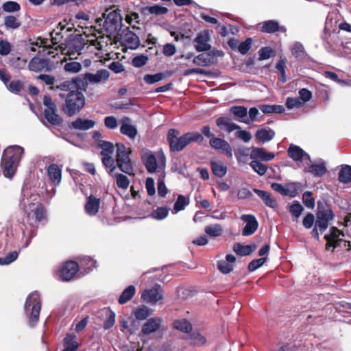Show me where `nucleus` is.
Returning a JSON list of instances; mask_svg holds the SVG:
<instances>
[{"label": "nucleus", "instance_id": "nucleus-33", "mask_svg": "<svg viewBox=\"0 0 351 351\" xmlns=\"http://www.w3.org/2000/svg\"><path fill=\"white\" fill-rule=\"evenodd\" d=\"M254 192L263 201L265 204L270 208H275L278 204L276 199L267 191L254 189Z\"/></svg>", "mask_w": 351, "mask_h": 351}, {"label": "nucleus", "instance_id": "nucleus-50", "mask_svg": "<svg viewBox=\"0 0 351 351\" xmlns=\"http://www.w3.org/2000/svg\"><path fill=\"white\" fill-rule=\"evenodd\" d=\"M98 147L102 149L100 153L102 156H111L114 150L113 143L109 141H102L101 143L99 144Z\"/></svg>", "mask_w": 351, "mask_h": 351}, {"label": "nucleus", "instance_id": "nucleus-47", "mask_svg": "<svg viewBox=\"0 0 351 351\" xmlns=\"http://www.w3.org/2000/svg\"><path fill=\"white\" fill-rule=\"evenodd\" d=\"M211 169L213 174L219 178L223 177L227 173V167L217 162H211Z\"/></svg>", "mask_w": 351, "mask_h": 351}, {"label": "nucleus", "instance_id": "nucleus-37", "mask_svg": "<svg viewBox=\"0 0 351 351\" xmlns=\"http://www.w3.org/2000/svg\"><path fill=\"white\" fill-rule=\"evenodd\" d=\"M213 59L210 53H201L193 58V62L197 66H207L213 63Z\"/></svg>", "mask_w": 351, "mask_h": 351}, {"label": "nucleus", "instance_id": "nucleus-14", "mask_svg": "<svg viewBox=\"0 0 351 351\" xmlns=\"http://www.w3.org/2000/svg\"><path fill=\"white\" fill-rule=\"evenodd\" d=\"M79 265L74 261H68L65 262L60 270V276L63 281H69L73 278L75 275L79 271Z\"/></svg>", "mask_w": 351, "mask_h": 351}, {"label": "nucleus", "instance_id": "nucleus-38", "mask_svg": "<svg viewBox=\"0 0 351 351\" xmlns=\"http://www.w3.org/2000/svg\"><path fill=\"white\" fill-rule=\"evenodd\" d=\"M274 131L271 130H267L264 128L258 130L255 134L256 139L262 143H265L271 141L274 137Z\"/></svg>", "mask_w": 351, "mask_h": 351}, {"label": "nucleus", "instance_id": "nucleus-39", "mask_svg": "<svg viewBox=\"0 0 351 351\" xmlns=\"http://www.w3.org/2000/svg\"><path fill=\"white\" fill-rule=\"evenodd\" d=\"M136 293V288L133 285L128 286L125 289L118 299L120 304H124L130 300Z\"/></svg>", "mask_w": 351, "mask_h": 351}, {"label": "nucleus", "instance_id": "nucleus-53", "mask_svg": "<svg viewBox=\"0 0 351 351\" xmlns=\"http://www.w3.org/2000/svg\"><path fill=\"white\" fill-rule=\"evenodd\" d=\"M64 69L68 73H77L81 71L82 65L78 62L71 61L64 65Z\"/></svg>", "mask_w": 351, "mask_h": 351}, {"label": "nucleus", "instance_id": "nucleus-52", "mask_svg": "<svg viewBox=\"0 0 351 351\" xmlns=\"http://www.w3.org/2000/svg\"><path fill=\"white\" fill-rule=\"evenodd\" d=\"M116 178V183L119 188L122 189H126L129 184H130V180L128 178L121 173H115L114 175Z\"/></svg>", "mask_w": 351, "mask_h": 351}, {"label": "nucleus", "instance_id": "nucleus-7", "mask_svg": "<svg viewBox=\"0 0 351 351\" xmlns=\"http://www.w3.org/2000/svg\"><path fill=\"white\" fill-rule=\"evenodd\" d=\"M120 10L110 8L107 9L103 14L105 19L104 22V28L107 33L112 34L121 29L122 17L120 14Z\"/></svg>", "mask_w": 351, "mask_h": 351}, {"label": "nucleus", "instance_id": "nucleus-60", "mask_svg": "<svg viewBox=\"0 0 351 351\" xmlns=\"http://www.w3.org/2000/svg\"><path fill=\"white\" fill-rule=\"evenodd\" d=\"M303 210L302 206L297 201L294 202V203L289 207V211L295 218L300 217Z\"/></svg>", "mask_w": 351, "mask_h": 351}, {"label": "nucleus", "instance_id": "nucleus-5", "mask_svg": "<svg viewBox=\"0 0 351 351\" xmlns=\"http://www.w3.org/2000/svg\"><path fill=\"white\" fill-rule=\"evenodd\" d=\"M41 309V300L37 291L31 293L26 298L24 310L29 318V324L33 326L39 320Z\"/></svg>", "mask_w": 351, "mask_h": 351}, {"label": "nucleus", "instance_id": "nucleus-36", "mask_svg": "<svg viewBox=\"0 0 351 351\" xmlns=\"http://www.w3.org/2000/svg\"><path fill=\"white\" fill-rule=\"evenodd\" d=\"M76 336L73 334H68L63 340L64 350L62 351H76L79 347L75 341Z\"/></svg>", "mask_w": 351, "mask_h": 351}, {"label": "nucleus", "instance_id": "nucleus-35", "mask_svg": "<svg viewBox=\"0 0 351 351\" xmlns=\"http://www.w3.org/2000/svg\"><path fill=\"white\" fill-rule=\"evenodd\" d=\"M287 58L284 56H280L276 64V69L278 70L280 75L279 80L282 83H285L287 82V75L285 71L287 68Z\"/></svg>", "mask_w": 351, "mask_h": 351}, {"label": "nucleus", "instance_id": "nucleus-32", "mask_svg": "<svg viewBox=\"0 0 351 351\" xmlns=\"http://www.w3.org/2000/svg\"><path fill=\"white\" fill-rule=\"evenodd\" d=\"M47 175L55 185H58L61 182L62 170L56 164H51L47 168Z\"/></svg>", "mask_w": 351, "mask_h": 351}, {"label": "nucleus", "instance_id": "nucleus-55", "mask_svg": "<svg viewBox=\"0 0 351 351\" xmlns=\"http://www.w3.org/2000/svg\"><path fill=\"white\" fill-rule=\"evenodd\" d=\"M250 165L260 176H263L267 172V167L258 160H252Z\"/></svg>", "mask_w": 351, "mask_h": 351}, {"label": "nucleus", "instance_id": "nucleus-51", "mask_svg": "<svg viewBox=\"0 0 351 351\" xmlns=\"http://www.w3.org/2000/svg\"><path fill=\"white\" fill-rule=\"evenodd\" d=\"M165 78L164 73H158L154 75L146 74L144 75L143 80L148 84H152Z\"/></svg>", "mask_w": 351, "mask_h": 351}, {"label": "nucleus", "instance_id": "nucleus-26", "mask_svg": "<svg viewBox=\"0 0 351 351\" xmlns=\"http://www.w3.org/2000/svg\"><path fill=\"white\" fill-rule=\"evenodd\" d=\"M101 199L90 195L86 199L84 206L86 213L90 216H95L97 214L100 207Z\"/></svg>", "mask_w": 351, "mask_h": 351}, {"label": "nucleus", "instance_id": "nucleus-12", "mask_svg": "<svg viewBox=\"0 0 351 351\" xmlns=\"http://www.w3.org/2000/svg\"><path fill=\"white\" fill-rule=\"evenodd\" d=\"M141 298L147 303L156 304L163 299V290L160 285L156 284L151 289L144 290Z\"/></svg>", "mask_w": 351, "mask_h": 351}, {"label": "nucleus", "instance_id": "nucleus-23", "mask_svg": "<svg viewBox=\"0 0 351 351\" xmlns=\"http://www.w3.org/2000/svg\"><path fill=\"white\" fill-rule=\"evenodd\" d=\"M123 45L131 49H136L140 46L138 36L133 32L127 29L122 36Z\"/></svg>", "mask_w": 351, "mask_h": 351}, {"label": "nucleus", "instance_id": "nucleus-64", "mask_svg": "<svg viewBox=\"0 0 351 351\" xmlns=\"http://www.w3.org/2000/svg\"><path fill=\"white\" fill-rule=\"evenodd\" d=\"M252 43V38H246L245 41L241 42L238 45L239 51L243 55L246 54L251 48Z\"/></svg>", "mask_w": 351, "mask_h": 351}, {"label": "nucleus", "instance_id": "nucleus-18", "mask_svg": "<svg viewBox=\"0 0 351 351\" xmlns=\"http://www.w3.org/2000/svg\"><path fill=\"white\" fill-rule=\"evenodd\" d=\"M241 219L246 223L242 230V235L245 237L252 235L258 228V222L253 215L245 214L241 215Z\"/></svg>", "mask_w": 351, "mask_h": 351}, {"label": "nucleus", "instance_id": "nucleus-63", "mask_svg": "<svg viewBox=\"0 0 351 351\" xmlns=\"http://www.w3.org/2000/svg\"><path fill=\"white\" fill-rule=\"evenodd\" d=\"M285 104L288 109H293L294 108L302 107L303 106V102H302L298 97H287Z\"/></svg>", "mask_w": 351, "mask_h": 351}, {"label": "nucleus", "instance_id": "nucleus-34", "mask_svg": "<svg viewBox=\"0 0 351 351\" xmlns=\"http://www.w3.org/2000/svg\"><path fill=\"white\" fill-rule=\"evenodd\" d=\"M288 156L295 161L301 160L304 156L309 158V155L306 154L300 147L291 144L287 149Z\"/></svg>", "mask_w": 351, "mask_h": 351}, {"label": "nucleus", "instance_id": "nucleus-29", "mask_svg": "<svg viewBox=\"0 0 351 351\" xmlns=\"http://www.w3.org/2000/svg\"><path fill=\"white\" fill-rule=\"evenodd\" d=\"M250 158L253 160L271 161L275 158V155L274 153L267 152L264 148L253 147L250 153Z\"/></svg>", "mask_w": 351, "mask_h": 351}, {"label": "nucleus", "instance_id": "nucleus-49", "mask_svg": "<svg viewBox=\"0 0 351 351\" xmlns=\"http://www.w3.org/2000/svg\"><path fill=\"white\" fill-rule=\"evenodd\" d=\"M258 60H265L276 56V51L270 47H264L258 51Z\"/></svg>", "mask_w": 351, "mask_h": 351}, {"label": "nucleus", "instance_id": "nucleus-4", "mask_svg": "<svg viewBox=\"0 0 351 351\" xmlns=\"http://www.w3.org/2000/svg\"><path fill=\"white\" fill-rule=\"evenodd\" d=\"M82 91H70L65 97V103L62 105V110L68 117L75 115L85 106L86 99Z\"/></svg>", "mask_w": 351, "mask_h": 351}, {"label": "nucleus", "instance_id": "nucleus-8", "mask_svg": "<svg viewBox=\"0 0 351 351\" xmlns=\"http://www.w3.org/2000/svg\"><path fill=\"white\" fill-rule=\"evenodd\" d=\"M81 86L83 91H86L89 84H95L105 83L110 77V72L107 69H99L96 73H86L79 75Z\"/></svg>", "mask_w": 351, "mask_h": 351}, {"label": "nucleus", "instance_id": "nucleus-48", "mask_svg": "<svg viewBox=\"0 0 351 351\" xmlns=\"http://www.w3.org/2000/svg\"><path fill=\"white\" fill-rule=\"evenodd\" d=\"M204 231L208 235L213 237H217L221 235L223 228L220 224H215L206 226Z\"/></svg>", "mask_w": 351, "mask_h": 351}, {"label": "nucleus", "instance_id": "nucleus-3", "mask_svg": "<svg viewBox=\"0 0 351 351\" xmlns=\"http://www.w3.org/2000/svg\"><path fill=\"white\" fill-rule=\"evenodd\" d=\"M23 152V148L19 145L10 146L4 150L1 157V166L5 177L10 179L13 178Z\"/></svg>", "mask_w": 351, "mask_h": 351}, {"label": "nucleus", "instance_id": "nucleus-62", "mask_svg": "<svg viewBox=\"0 0 351 351\" xmlns=\"http://www.w3.org/2000/svg\"><path fill=\"white\" fill-rule=\"evenodd\" d=\"M104 125L107 129L114 130L118 127V120L114 116H108L104 118Z\"/></svg>", "mask_w": 351, "mask_h": 351}, {"label": "nucleus", "instance_id": "nucleus-13", "mask_svg": "<svg viewBox=\"0 0 351 351\" xmlns=\"http://www.w3.org/2000/svg\"><path fill=\"white\" fill-rule=\"evenodd\" d=\"M339 233V230L336 227H332L330 228V233L328 234H326L324 236V239L326 241V250H329L330 247H332L333 248H336L338 246L341 245V243H344L345 247H348V250L350 247V242L346 241L342 239L338 238Z\"/></svg>", "mask_w": 351, "mask_h": 351}, {"label": "nucleus", "instance_id": "nucleus-24", "mask_svg": "<svg viewBox=\"0 0 351 351\" xmlns=\"http://www.w3.org/2000/svg\"><path fill=\"white\" fill-rule=\"evenodd\" d=\"M139 11L142 15L147 16L150 14L155 16L164 15L169 12V10L159 4H154L150 6H143L139 9Z\"/></svg>", "mask_w": 351, "mask_h": 351}, {"label": "nucleus", "instance_id": "nucleus-1", "mask_svg": "<svg viewBox=\"0 0 351 351\" xmlns=\"http://www.w3.org/2000/svg\"><path fill=\"white\" fill-rule=\"evenodd\" d=\"M21 204L23 206L24 218L23 219V234L27 235L31 240L36 234V230L39 223L47 220V210L43 204L39 202H27L23 198Z\"/></svg>", "mask_w": 351, "mask_h": 351}, {"label": "nucleus", "instance_id": "nucleus-57", "mask_svg": "<svg viewBox=\"0 0 351 351\" xmlns=\"http://www.w3.org/2000/svg\"><path fill=\"white\" fill-rule=\"evenodd\" d=\"M2 8L6 12H14L19 11L21 5L17 2L8 1L3 3Z\"/></svg>", "mask_w": 351, "mask_h": 351}, {"label": "nucleus", "instance_id": "nucleus-46", "mask_svg": "<svg viewBox=\"0 0 351 351\" xmlns=\"http://www.w3.org/2000/svg\"><path fill=\"white\" fill-rule=\"evenodd\" d=\"M291 53L298 60H304L306 56L303 45L299 43H296L293 45Z\"/></svg>", "mask_w": 351, "mask_h": 351}, {"label": "nucleus", "instance_id": "nucleus-42", "mask_svg": "<svg viewBox=\"0 0 351 351\" xmlns=\"http://www.w3.org/2000/svg\"><path fill=\"white\" fill-rule=\"evenodd\" d=\"M190 203L189 197L182 195H178L177 200L176 201L173 206V213H177L185 208Z\"/></svg>", "mask_w": 351, "mask_h": 351}, {"label": "nucleus", "instance_id": "nucleus-17", "mask_svg": "<svg viewBox=\"0 0 351 351\" xmlns=\"http://www.w3.org/2000/svg\"><path fill=\"white\" fill-rule=\"evenodd\" d=\"M51 67L52 65L49 59L40 58L39 57H34L28 64V69L34 72L50 71Z\"/></svg>", "mask_w": 351, "mask_h": 351}, {"label": "nucleus", "instance_id": "nucleus-20", "mask_svg": "<svg viewBox=\"0 0 351 351\" xmlns=\"http://www.w3.org/2000/svg\"><path fill=\"white\" fill-rule=\"evenodd\" d=\"M217 127L221 131H224L228 134L231 133L235 130H240L241 127L233 123L232 119L226 116L218 117L216 121Z\"/></svg>", "mask_w": 351, "mask_h": 351}, {"label": "nucleus", "instance_id": "nucleus-61", "mask_svg": "<svg viewBox=\"0 0 351 351\" xmlns=\"http://www.w3.org/2000/svg\"><path fill=\"white\" fill-rule=\"evenodd\" d=\"M24 83L21 80H12L8 85V89L12 93H18L24 88Z\"/></svg>", "mask_w": 351, "mask_h": 351}, {"label": "nucleus", "instance_id": "nucleus-9", "mask_svg": "<svg viewBox=\"0 0 351 351\" xmlns=\"http://www.w3.org/2000/svg\"><path fill=\"white\" fill-rule=\"evenodd\" d=\"M43 105L46 107L44 116L47 121L53 125H60L63 120L58 114L57 106L50 96L43 97Z\"/></svg>", "mask_w": 351, "mask_h": 351}, {"label": "nucleus", "instance_id": "nucleus-31", "mask_svg": "<svg viewBox=\"0 0 351 351\" xmlns=\"http://www.w3.org/2000/svg\"><path fill=\"white\" fill-rule=\"evenodd\" d=\"M95 125V121L90 119H83L79 117L71 123L69 128L80 130H87L93 128Z\"/></svg>", "mask_w": 351, "mask_h": 351}, {"label": "nucleus", "instance_id": "nucleus-6", "mask_svg": "<svg viewBox=\"0 0 351 351\" xmlns=\"http://www.w3.org/2000/svg\"><path fill=\"white\" fill-rule=\"evenodd\" d=\"M116 164L118 168L123 173L128 175H134V168L130 158L132 149L121 143L116 144Z\"/></svg>", "mask_w": 351, "mask_h": 351}, {"label": "nucleus", "instance_id": "nucleus-16", "mask_svg": "<svg viewBox=\"0 0 351 351\" xmlns=\"http://www.w3.org/2000/svg\"><path fill=\"white\" fill-rule=\"evenodd\" d=\"M257 27L260 32L266 34L285 33L287 32V28L285 26L280 25L279 23L275 20H267L261 22L258 24Z\"/></svg>", "mask_w": 351, "mask_h": 351}, {"label": "nucleus", "instance_id": "nucleus-11", "mask_svg": "<svg viewBox=\"0 0 351 351\" xmlns=\"http://www.w3.org/2000/svg\"><path fill=\"white\" fill-rule=\"evenodd\" d=\"M85 45L86 40L83 35L76 34L67 42L66 49H64L66 51L64 53L70 57L75 53L80 54V51L84 47Z\"/></svg>", "mask_w": 351, "mask_h": 351}, {"label": "nucleus", "instance_id": "nucleus-25", "mask_svg": "<svg viewBox=\"0 0 351 351\" xmlns=\"http://www.w3.org/2000/svg\"><path fill=\"white\" fill-rule=\"evenodd\" d=\"M289 187L292 189L291 193L289 192L288 189H286L282 186V184L280 183H272L271 184V188L272 190L278 192L280 195L283 196L290 195L291 197H295L297 194L298 191L300 189V184L298 183H291L289 184Z\"/></svg>", "mask_w": 351, "mask_h": 351}, {"label": "nucleus", "instance_id": "nucleus-44", "mask_svg": "<svg viewBox=\"0 0 351 351\" xmlns=\"http://www.w3.org/2000/svg\"><path fill=\"white\" fill-rule=\"evenodd\" d=\"M133 314L136 319L144 320L150 315L151 311L147 306L141 305L134 311Z\"/></svg>", "mask_w": 351, "mask_h": 351}, {"label": "nucleus", "instance_id": "nucleus-10", "mask_svg": "<svg viewBox=\"0 0 351 351\" xmlns=\"http://www.w3.org/2000/svg\"><path fill=\"white\" fill-rule=\"evenodd\" d=\"M322 203L317 202L318 211L317 213V219L315 222L316 227H318L320 233H323L328 228L330 222L333 220L335 215L330 208L322 210Z\"/></svg>", "mask_w": 351, "mask_h": 351}, {"label": "nucleus", "instance_id": "nucleus-41", "mask_svg": "<svg viewBox=\"0 0 351 351\" xmlns=\"http://www.w3.org/2000/svg\"><path fill=\"white\" fill-rule=\"evenodd\" d=\"M308 171L315 176L322 177L326 173L327 169L323 162L315 163L308 167Z\"/></svg>", "mask_w": 351, "mask_h": 351}, {"label": "nucleus", "instance_id": "nucleus-43", "mask_svg": "<svg viewBox=\"0 0 351 351\" xmlns=\"http://www.w3.org/2000/svg\"><path fill=\"white\" fill-rule=\"evenodd\" d=\"M173 327L185 333H189L192 330V325L185 319L175 320L173 323Z\"/></svg>", "mask_w": 351, "mask_h": 351}, {"label": "nucleus", "instance_id": "nucleus-58", "mask_svg": "<svg viewBox=\"0 0 351 351\" xmlns=\"http://www.w3.org/2000/svg\"><path fill=\"white\" fill-rule=\"evenodd\" d=\"M302 202L305 206L308 208H313L315 206V199L311 191H305L302 195Z\"/></svg>", "mask_w": 351, "mask_h": 351}, {"label": "nucleus", "instance_id": "nucleus-56", "mask_svg": "<svg viewBox=\"0 0 351 351\" xmlns=\"http://www.w3.org/2000/svg\"><path fill=\"white\" fill-rule=\"evenodd\" d=\"M169 214V209L167 207H158L152 213V217L157 220L165 219Z\"/></svg>", "mask_w": 351, "mask_h": 351}, {"label": "nucleus", "instance_id": "nucleus-19", "mask_svg": "<svg viewBox=\"0 0 351 351\" xmlns=\"http://www.w3.org/2000/svg\"><path fill=\"white\" fill-rule=\"evenodd\" d=\"M209 40L208 30H204L199 32L194 39V42L196 43L195 45L196 51L198 52L209 51L211 48V45L208 43Z\"/></svg>", "mask_w": 351, "mask_h": 351}, {"label": "nucleus", "instance_id": "nucleus-59", "mask_svg": "<svg viewBox=\"0 0 351 351\" xmlns=\"http://www.w3.org/2000/svg\"><path fill=\"white\" fill-rule=\"evenodd\" d=\"M148 61V57L143 54L135 56L132 60V64L136 68H141L145 65Z\"/></svg>", "mask_w": 351, "mask_h": 351}, {"label": "nucleus", "instance_id": "nucleus-28", "mask_svg": "<svg viewBox=\"0 0 351 351\" xmlns=\"http://www.w3.org/2000/svg\"><path fill=\"white\" fill-rule=\"evenodd\" d=\"M141 160L149 173H154L157 169V160L155 155L147 150L141 156Z\"/></svg>", "mask_w": 351, "mask_h": 351}, {"label": "nucleus", "instance_id": "nucleus-15", "mask_svg": "<svg viewBox=\"0 0 351 351\" xmlns=\"http://www.w3.org/2000/svg\"><path fill=\"white\" fill-rule=\"evenodd\" d=\"M210 146L215 149L220 151L224 154L228 158H232V149L230 144L223 138L219 137L212 136L209 140Z\"/></svg>", "mask_w": 351, "mask_h": 351}, {"label": "nucleus", "instance_id": "nucleus-54", "mask_svg": "<svg viewBox=\"0 0 351 351\" xmlns=\"http://www.w3.org/2000/svg\"><path fill=\"white\" fill-rule=\"evenodd\" d=\"M102 163L106 169H108V173L112 175L117 167L114 165V160L111 156H104L102 157Z\"/></svg>", "mask_w": 351, "mask_h": 351}, {"label": "nucleus", "instance_id": "nucleus-21", "mask_svg": "<svg viewBox=\"0 0 351 351\" xmlns=\"http://www.w3.org/2000/svg\"><path fill=\"white\" fill-rule=\"evenodd\" d=\"M131 119L128 117H124L120 120V132L128 136L130 139L134 140L137 134L138 131L136 128L131 124Z\"/></svg>", "mask_w": 351, "mask_h": 351}, {"label": "nucleus", "instance_id": "nucleus-22", "mask_svg": "<svg viewBox=\"0 0 351 351\" xmlns=\"http://www.w3.org/2000/svg\"><path fill=\"white\" fill-rule=\"evenodd\" d=\"M51 88L69 92L77 90H82L79 75L73 77L71 80L64 81L60 84L56 85V87H51Z\"/></svg>", "mask_w": 351, "mask_h": 351}, {"label": "nucleus", "instance_id": "nucleus-45", "mask_svg": "<svg viewBox=\"0 0 351 351\" xmlns=\"http://www.w3.org/2000/svg\"><path fill=\"white\" fill-rule=\"evenodd\" d=\"M4 25L7 29H16L21 25V23L16 16L8 15L4 18Z\"/></svg>", "mask_w": 351, "mask_h": 351}, {"label": "nucleus", "instance_id": "nucleus-30", "mask_svg": "<svg viewBox=\"0 0 351 351\" xmlns=\"http://www.w3.org/2000/svg\"><path fill=\"white\" fill-rule=\"evenodd\" d=\"M257 248L256 243L244 245L237 243L233 246V251L239 256H245L252 254Z\"/></svg>", "mask_w": 351, "mask_h": 351}, {"label": "nucleus", "instance_id": "nucleus-40", "mask_svg": "<svg viewBox=\"0 0 351 351\" xmlns=\"http://www.w3.org/2000/svg\"><path fill=\"white\" fill-rule=\"evenodd\" d=\"M338 180L343 184L351 182V166L343 165L338 174Z\"/></svg>", "mask_w": 351, "mask_h": 351}, {"label": "nucleus", "instance_id": "nucleus-27", "mask_svg": "<svg viewBox=\"0 0 351 351\" xmlns=\"http://www.w3.org/2000/svg\"><path fill=\"white\" fill-rule=\"evenodd\" d=\"M162 322V319L158 317L148 319L143 325L141 330L142 333L144 335H149L157 331L160 328Z\"/></svg>", "mask_w": 351, "mask_h": 351}, {"label": "nucleus", "instance_id": "nucleus-2", "mask_svg": "<svg viewBox=\"0 0 351 351\" xmlns=\"http://www.w3.org/2000/svg\"><path fill=\"white\" fill-rule=\"evenodd\" d=\"M179 134L180 131L176 129L171 128L168 131L167 139L171 152H181L193 142L202 143L204 141L202 135L197 132H186L181 136H178Z\"/></svg>", "mask_w": 351, "mask_h": 351}]
</instances>
